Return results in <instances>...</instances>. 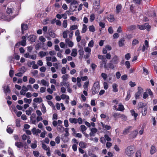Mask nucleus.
Returning <instances> with one entry per match:
<instances>
[{"mask_svg": "<svg viewBox=\"0 0 157 157\" xmlns=\"http://www.w3.org/2000/svg\"><path fill=\"white\" fill-rule=\"evenodd\" d=\"M84 51L85 52L88 53H90L91 49L88 47H86L84 48Z\"/></svg>", "mask_w": 157, "mask_h": 157, "instance_id": "obj_52", "label": "nucleus"}, {"mask_svg": "<svg viewBox=\"0 0 157 157\" xmlns=\"http://www.w3.org/2000/svg\"><path fill=\"white\" fill-rule=\"evenodd\" d=\"M24 101L25 102L30 104L32 101V99H27L26 98H24Z\"/></svg>", "mask_w": 157, "mask_h": 157, "instance_id": "obj_53", "label": "nucleus"}, {"mask_svg": "<svg viewBox=\"0 0 157 157\" xmlns=\"http://www.w3.org/2000/svg\"><path fill=\"white\" fill-rule=\"evenodd\" d=\"M28 26L26 24H22L21 25V29L22 30V33H24V31L27 30L28 29Z\"/></svg>", "mask_w": 157, "mask_h": 157, "instance_id": "obj_15", "label": "nucleus"}, {"mask_svg": "<svg viewBox=\"0 0 157 157\" xmlns=\"http://www.w3.org/2000/svg\"><path fill=\"white\" fill-rule=\"evenodd\" d=\"M87 29V27L86 25L85 24H83L82 25V28L81 31V33H85L86 32Z\"/></svg>", "mask_w": 157, "mask_h": 157, "instance_id": "obj_30", "label": "nucleus"}, {"mask_svg": "<svg viewBox=\"0 0 157 157\" xmlns=\"http://www.w3.org/2000/svg\"><path fill=\"white\" fill-rule=\"evenodd\" d=\"M131 97L130 92V91H128L127 93V95L125 99L126 101L129 100Z\"/></svg>", "mask_w": 157, "mask_h": 157, "instance_id": "obj_56", "label": "nucleus"}, {"mask_svg": "<svg viewBox=\"0 0 157 157\" xmlns=\"http://www.w3.org/2000/svg\"><path fill=\"white\" fill-rule=\"evenodd\" d=\"M89 29L90 32H93L95 31V29L93 25H90L88 27Z\"/></svg>", "mask_w": 157, "mask_h": 157, "instance_id": "obj_42", "label": "nucleus"}, {"mask_svg": "<svg viewBox=\"0 0 157 157\" xmlns=\"http://www.w3.org/2000/svg\"><path fill=\"white\" fill-rule=\"evenodd\" d=\"M124 110V108L123 105L119 104L118 105V108L117 109V110L122 111Z\"/></svg>", "mask_w": 157, "mask_h": 157, "instance_id": "obj_29", "label": "nucleus"}, {"mask_svg": "<svg viewBox=\"0 0 157 157\" xmlns=\"http://www.w3.org/2000/svg\"><path fill=\"white\" fill-rule=\"evenodd\" d=\"M48 52H44L43 51H41L39 52V54L40 56L41 57H43L45 56L48 54Z\"/></svg>", "mask_w": 157, "mask_h": 157, "instance_id": "obj_28", "label": "nucleus"}, {"mask_svg": "<svg viewBox=\"0 0 157 157\" xmlns=\"http://www.w3.org/2000/svg\"><path fill=\"white\" fill-rule=\"evenodd\" d=\"M41 83L45 86H49V82L44 79H42L41 81Z\"/></svg>", "mask_w": 157, "mask_h": 157, "instance_id": "obj_27", "label": "nucleus"}, {"mask_svg": "<svg viewBox=\"0 0 157 157\" xmlns=\"http://www.w3.org/2000/svg\"><path fill=\"white\" fill-rule=\"evenodd\" d=\"M138 91L136 93L135 95L136 99H138L140 98V96L143 92V89L141 87H139L138 88Z\"/></svg>", "mask_w": 157, "mask_h": 157, "instance_id": "obj_4", "label": "nucleus"}, {"mask_svg": "<svg viewBox=\"0 0 157 157\" xmlns=\"http://www.w3.org/2000/svg\"><path fill=\"white\" fill-rule=\"evenodd\" d=\"M101 124L102 126V128L104 129L109 130L111 129V126L109 125H105L102 122H101Z\"/></svg>", "mask_w": 157, "mask_h": 157, "instance_id": "obj_14", "label": "nucleus"}, {"mask_svg": "<svg viewBox=\"0 0 157 157\" xmlns=\"http://www.w3.org/2000/svg\"><path fill=\"white\" fill-rule=\"evenodd\" d=\"M35 79L32 77H30L29 79V83L30 84H33L35 82Z\"/></svg>", "mask_w": 157, "mask_h": 157, "instance_id": "obj_49", "label": "nucleus"}, {"mask_svg": "<svg viewBox=\"0 0 157 157\" xmlns=\"http://www.w3.org/2000/svg\"><path fill=\"white\" fill-rule=\"evenodd\" d=\"M136 28V25H133L128 26V29L129 31H132L135 29Z\"/></svg>", "mask_w": 157, "mask_h": 157, "instance_id": "obj_36", "label": "nucleus"}, {"mask_svg": "<svg viewBox=\"0 0 157 157\" xmlns=\"http://www.w3.org/2000/svg\"><path fill=\"white\" fill-rule=\"evenodd\" d=\"M101 75L104 80L105 81L106 80L107 75L105 73H102Z\"/></svg>", "mask_w": 157, "mask_h": 157, "instance_id": "obj_48", "label": "nucleus"}, {"mask_svg": "<svg viewBox=\"0 0 157 157\" xmlns=\"http://www.w3.org/2000/svg\"><path fill=\"white\" fill-rule=\"evenodd\" d=\"M107 18L108 21L110 22H113L114 20V16L112 14L108 15L107 16Z\"/></svg>", "mask_w": 157, "mask_h": 157, "instance_id": "obj_19", "label": "nucleus"}, {"mask_svg": "<svg viewBox=\"0 0 157 157\" xmlns=\"http://www.w3.org/2000/svg\"><path fill=\"white\" fill-rule=\"evenodd\" d=\"M100 89L99 83V82H96L94 83L92 89V92L93 94L94 95L98 94Z\"/></svg>", "mask_w": 157, "mask_h": 157, "instance_id": "obj_3", "label": "nucleus"}, {"mask_svg": "<svg viewBox=\"0 0 157 157\" xmlns=\"http://www.w3.org/2000/svg\"><path fill=\"white\" fill-rule=\"evenodd\" d=\"M89 84V81H88L85 82L84 83V85H83V87L85 90L87 89L88 86Z\"/></svg>", "mask_w": 157, "mask_h": 157, "instance_id": "obj_55", "label": "nucleus"}, {"mask_svg": "<svg viewBox=\"0 0 157 157\" xmlns=\"http://www.w3.org/2000/svg\"><path fill=\"white\" fill-rule=\"evenodd\" d=\"M105 139V140H106L107 141H109L111 140V138L109 137V136L107 134H105L104 135Z\"/></svg>", "mask_w": 157, "mask_h": 157, "instance_id": "obj_54", "label": "nucleus"}, {"mask_svg": "<svg viewBox=\"0 0 157 157\" xmlns=\"http://www.w3.org/2000/svg\"><path fill=\"white\" fill-rule=\"evenodd\" d=\"M107 62V60H105V59L103 60L102 61L100 62V67L102 68L104 65V67L107 70H108V66L106 65V63Z\"/></svg>", "mask_w": 157, "mask_h": 157, "instance_id": "obj_7", "label": "nucleus"}, {"mask_svg": "<svg viewBox=\"0 0 157 157\" xmlns=\"http://www.w3.org/2000/svg\"><path fill=\"white\" fill-rule=\"evenodd\" d=\"M43 100L41 98H35L33 99V101L36 103L39 102V103H40L41 102H42Z\"/></svg>", "mask_w": 157, "mask_h": 157, "instance_id": "obj_34", "label": "nucleus"}, {"mask_svg": "<svg viewBox=\"0 0 157 157\" xmlns=\"http://www.w3.org/2000/svg\"><path fill=\"white\" fill-rule=\"evenodd\" d=\"M6 12L10 17L9 18L10 21L13 19L17 15V14L16 13V11L14 10L13 8H7Z\"/></svg>", "mask_w": 157, "mask_h": 157, "instance_id": "obj_1", "label": "nucleus"}, {"mask_svg": "<svg viewBox=\"0 0 157 157\" xmlns=\"http://www.w3.org/2000/svg\"><path fill=\"white\" fill-rule=\"evenodd\" d=\"M79 146L81 148H85L86 146V144L82 141L80 142L79 144Z\"/></svg>", "mask_w": 157, "mask_h": 157, "instance_id": "obj_26", "label": "nucleus"}, {"mask_svg": "<svg viewBox=\"0 0 157 157\" xmlns=\"http://www.w3.org/2000/svg\"><path fill=\"white\" fill-rule=\"evenodd\" d=\"M138 133V130H136L132 132L129 135V138L130 139H132L135 138Z\"/></svg>", "mask_w": 157, "mask_h": 157, "instance_id": "obj_5", "label": "nucleus"}, {"mask_svg": "<svg viewBox=\"0 0 157 157\" xmlns=\"http://www.w3.org/2000/svg\"><path fill=\"white\" fill-rule=\"evenodd\" d=\"M80 128L81 129V131L82 132V133L85 132V131H86L87 129V128L84 125H81Z\"/></svg>", "mask_w": 157, "mask_h": 157, "instance_id": "obj_41", "label": "nucleus"}, {"mask_svg": "<svg viewBox=\"0 0 157 157\" xmlns=\"http://www.w3.org/2000/svg\"><path fill=\"white\" fill-rule=\"evenodd\" d=\"M0 18L8 21H10L9 18L8 19L7 17L5 15V14L2 13H0Z\"/></svg>", "mask_w": 157, "mask_h": 157, "instance_id": "obj_17", "label": "nucleus"}, {"mask_svg": "<svg viewBox=\"0 0 157 157\" xmlns=\"http://www.w3.org/2000/svg\"><path fill=\"white\" fill-rule=\"evenodd\" d=\"M132 127L130 126H128L125 128L123 132V134L124 135H127L130 130H131Z\"/></svg>", "mask_w": 157, "mask_h": 157, "instance_id": "obj_10", "label": "nucleus"}, {"mask_svg": "<svg viewBox=\"0 0 157 157\" xmlns=\"http://www.w3.org/2000/svg\"><path fill=\"white\" fill-rule=\"evenodd\" d=\"M130 112L132 115L134 117L135 120H136V117L138 115V114L135 113L134 110H131L130 111Z\"/></svg>", "mask_w": 157, "mask_h": 157, "instance_id": "obj_23", "label": "nucleus"}, {"mask_svg": "<svg viewBox=\"0 0 157 157\" xmlns=\"http://www.w3.org/2000/svg\"><path fill=\"white\" fill-rule=\"evenodd\" d=\"M39 40L42 43H44L46 41V39L42 36H41L39 37Z\"/></svg>", "mask_w": 157, "mask_h": 157, "instance_id": "obj_64", "label": "nucleus"}, {"mask_svg": "<svg viewBox=\"0 0 157 157\" xmlns=\"http://www.w3.org/2000/svg\"><path fill=\"white\" fill-rule=\"evenodd\" d=\"M42 148L44 150L46 151H47L48 149H50V148L49 147H48L45 144H44L43 142L42 143Z\"/></svg>", "mask_w": 157, "mask_h": 157, "instance_id": "obj_37", "label": "nucleus"}, {"mask_svg": "<svg viewBox=\"0 0 157 157\" xmlns=\"http://www.w3.org/2000/svg\"><path fill=\"white\" fill-rule=\"evenodd\" d=\"M69 121L71 123L76 124L78 122L77 119L75 118H71L69 119Z\"/></svg>", "mask_w": 157, "mask_h": 157, "instance_id": "obj_31", "label": "nucleus"}, {"mask_svg": "<svg viewBox=\"0 0 157 157\" xmlns=\"http://www.w3.org/2000/svg\"><path fill=\"white\" fill-rule=\"evenodd\" d=\"M156 151V149L155 147L154 146H151L150 151V153L152 155L155 153Z\"/></svg>", "mask_w": 157, "mask_h": 157, "instance_id": "obj_20", "label": "nucleus"}, {"mask_svg": "<svg viewBox=\"0 0 157 157\" xmlns=\"http://www.w3.org/2000/svg\"><path fill=\"white\" fill-rule=\"evenodd\" d=\"M148 25V23H145L143 25H137L138 28L140 30H144L146 29V26Z\"/></svg>", "mask_w": 157, "mask_h": 157, "instance_id": "obj_16", "label": "nucleus"}, {"mask_svg": "<svg viewBox=\"0 0 157 157\" xmlns=\"http://www.w3.org/2000/svg\"><path fill=\"white\" fill-rule=\"evenodd\" d=\"M113 64H114L113 63V62H111V61H110V62L108 64V69L109 68L110 69H113L115 67V66Z\"/></svg>", "mask_w": 157, "mask_h": 157, "instance_id": "obj_32", "label": "nucleus"}, {"mask_svg": "<svg viewBox=\"0 0 157 157\" xmlns=\"http://www.w3.org/2000/svg\"><path fill=\"white\" fill-rule=\"evenodd\" d=\"M147 107H146L144 106L143 110L142 111V115L144 116L146 115L147 113Z\"/></svg>", "mask_w": 157, "mask_h": 157, "instance_id": "obj_46", "label": "nucleus"}, {"mask_svg": "<svg viewBox=\"0 0 157 157\" xmlns=\"http://www.w3.org/2000/svg\"><path fill=\"white\" fill-rule=\"evenodd\" d=\"M57 129L58 131L61 132L63 130L64 128L61 125H59L58 126Z\"/></svg>", "mask_w": 157, "mask_h": 157, "instance_id": "obj_57", "label": "nucleus"}, {"mask_svg": "<svg viewBox=\"0 0 157 157\" xmlns=\"http://www.w3.org/2000/svg\"><path fill=\"white\" fill-rule=\"evenodd\" d=\"M99 2H98L95 1L94 5V8L96 10H97L100 8V6L99 5Z\"/></svg>", "mask_w": 157, "mask_h": 157, "instance_id": "obj_13", "label": "nucleus"}, {"mask_svg": "<svg viewBox=\"0 0 157 157\" xmlns=\"http://www.w3.org/2000/svg\"><path fill=\"white\" fill-rule=\"evenodd\" d=\"M125 59L127 60H129L131 58V55L129 53H128L125 55Z\"/></svg>", "mask_w": 157, "mask_h": 157, "instance_id": "obj_63", "label": "nucleus"}, {"mask_svg": "<svg viewBox=\"0 0 157 157\" xmlns=\"http://www.w3.org/2000/svg\"><path fill=\"white\" fill-rule=\"evenodd\" d=\"M120 114L116 113H114L113 115V117L115 118L120 117Z\"/></svg>", "mask_w": 157, "mask_h": 157, "instance_id": "obj_62", "label": "nucleus"}, {"mask_svg": "<svg viewBox=\"0 0 157 157\" xmlns=\"http://www.w3.org/2000/svg\"><path fill=\"white\" fill-rule=\"evenodd\" d=\"M125 65L126 66V67L128 69H129L130 68V64L129 61H126L125 62Z\"/></svg>", "mask_w": 157, "mask_h": 157, "instance_id": "obj_60", "label": "nucleus"}, {"mask_svg": "<svg viewBox=\"0 0 157 157\" xmlns=\"http://www.w3.org/2000/svg\"><path fill=\"white\" fill-rule=\"evenodd\" d=\"M118 86L117 84L113 83L112 85L113 91L114 92H117L118 91Z\"/></svg>", "mask_w": 157, "mask_h": 157, "instance_id": "obj_22", "label": "nucleus"}, {"mask_svg": "<svg viewBox=\"0 0 157 157\" xmlns=\"http://www.w3.org/2000/svg\"><path fill=\"white\" fill-rule=\"evenodd\" d=\"M4 90V93L6 94L8 93H10V87L8 85H5L3 87Z\"/></svg>", "mask_w": 157, "mask_h": 157, "instance_id": "obj_11", "label": "nucleus"}, {"mask_svg": "<svg viewBox=\"0 0 157 157\" xmlns=\"http://www.w3.org/2000/svg\"><path fill=\"white\" fill-rule=\"evenodd\" d=\"M95 18V15L94 13H92L90 16V22H93Z\"/></svg>", "mask_w": 157, "mask_h": 157, "instance_id": "obj_44", "label": "nucleus"}, {"mask_svg": "<svg viewBox=\"0 0 157 157\" xmlns=\"http://www.w3.org/2000/svg\"><path fill=\"white\" fill-rule=\"evenodd\" d=\"M36 38V36L34 35H30L28 37V40L31 42H34Z\"/></svg>", "mask_w": 157, "mask_h": 157, "instance_id": "obj_9", "label": "nucleus"}, {"mask_svg": "<svg viewBox=\"0 0 157 157\" xmlns=\"http://www.w3.org/2000/svg\"><path fill=\"white\" fill-rule=\"evenodd\" d=\"M119 61V58L117 55H114L110 60L111 62H113L114 64H118Z\"/></svg>", "mask_w": 157, "mask_h": 157, "instance_id": "obj_6", "label": "nucleus"}, {"mask_svg": "<svg viewBox=\"0 0 157 157\" xmlns=\"http://www.w3.org/2000/svg\"><path fill=\"white\" fill-rule=\"evenodd\" d=\"M15 144V145L17 147L19 148H21L23 147L24 146L23 144L21 142H16Z\"/></svg>", "mask_w": 157, "mask_h": 157, "instance_id": "obj_21", "label": "nucleus"}, {"mask_svg": "<svg viewBox=\"0 0 157 157\" xmlns=\"http://www.w3.org/2000/svg\"><path fill=\"white\" fill-rule=\"evenodd\" d=\"M135 151L133 146L131 145L128 146L125 150V154L129 156L132 155Z\"/></svg>", "mask_w": 157, "mask_h": 157, "instance_id": "obj_2", "label": "nucleus"}, {"mask_svg": "<svg viewBox=\"0 0 157 157\" xmlns=\"http://www.w3.org/2000/svg\"><path fill=\"white\" fill-rule=\"evenodd\" d=\"M140 46L139 48V50H141L143 52H144L145 51V50H147V49L148 48L146 47V46H145L144 45L143 46L142 48L141 49L140 48Z\"/></svg>", "mask_w": 157, "mask_h": 157, "instance_id": "obj_59", "label": "nucleus"}, {"mask_svg": "<svg viewBox=\"0 0 157 157\" xmlns=\"http://www.w3.org/2000/svg\"><path fill=\"white\" fill-rule=\"evenodd\" d=\"M121 4L117 5L116 7V12L117 13H118L121 9Z\"/></svg>", "mask_w": 157, "mask_h": 157, "instance_id": "obj_33", "label": "nucleus"}, {"mask_svg": "<svg viewBox=\"0 0 157 157\" xmlns=\"http://www.w3.org/2000/svg\"><path fill=\"white\" fill-rule=\"evenodd\" d=\"M125 41V39L124 38H121L119 41L118 44L119 46L120 47L123 46L124 45V42Z\"/></svg>", "mask_w": 157, "mask_h": 157, "instance_id": "obj_18", "label": "nucleus"}, {"mask_svg": "<svg viewBox=\"0 0 157 157\" xmlns=\"http://www.w3.org/2000/svg\"><path fill=\"white\" fill-rule=\"evenodd\" d=\"M78 28V26L77 25H72L70 26V30L73 31V30L77 29Z\"/></svg>", "mask_w": 157, "mask_h": 157, "instance_id": "obj_45", "label": "nucleus"}, {"mask_svg": "<svg viewBox=\"0 0 157 157\" xmlns=\"http://www.w3.org/2000/svg\"><path fill=\"white\" fill-rule=\"evenodd\" d=\"M65 42L69 47H72L74 45L73 42L70 40V39L69 38L66 39Z\"/></svg>", "mask_w": 157, "mask_h": 157, "instance_id": "obj_8", "label": "nucleus"}, {"mask_svg": "<svg viewBox=\"0 0 157 157\" xmlns=\"http://www.w3.org/2000/svg\"><path fill=\"white\" fill-rule=\"evenodd\" d=\"M10 125H9L7 126L6 131L8 133L10 134H12L13 132V130L11 127Z\"/></svg>", "mask_w": 157, "mask_h": 157, "instance_id": "obj_24", "label": "nucleus"}, {"mask_svg": "<svg viewBox=\"0 0 157 157\" xmlns=\"http://www.w3.org/2000/svg\"><path fill=\"white\" fill-rule=\"evenodd\" d=\"M139 43L138 40L136 39H134L133 40L132 42V45L133 46H134L137 44H138Z\"/></svg>", "mask_w": 157, "mask_h": 157, "instance_id": "obj_51", "label": "nucleus"}, {"mask_svg": "<svg viewBox=\"0 0 157 157\" xmlns=\"http://www.w3.org/2000/svg\"><path fill=\"white\" fill-rule=\"evenodd\" d=\"M60 97H61V99H63V100L64 99H66L67 100H68L69 99V96L67 95H66V94H62L61 95Z\"/></svg>", "mask_w": 157, "mask_h": 157, "instance_id": "obj_35", "label": "nucleus"}, {"mask_svg": "<svg viewBox=\"0 0 157 157\" xmlns=\"http://www.w3.org/2000/svg\"><path fill=\"white\" fill-rule=\"evenodd\" d=\"M68 33V30H66L65 31H64L63 33V36L64 38H67V34Z\"/></svg>", "mask_w": 157, "mask_h": 157, "instance_id": "obj_40", "label": "nucleus"}, {"mask_svg": "<svg viewBox=\"0 0 157 157\" xmlns=\"http://www.w3.org/2000/svg\"><path fill=\"white\" fill-rule=\"evenodd\" d=\"M41 111L43 113H45L46 112V109L43 103H42Z\"/></svg>", "mask_w": 157, "mask_h": 157, "instance_id": "obj_43", "label": "nucleus"}, {"mask_svg": "<svg viewBox=\"0 0 157 157\" xmlns=\"http://www.w3.org/2000/svg\"><path fill=\"white\" fill-rule=\"evenodd\" d=\"M65 133L64 134V136L63 138V139L64 138V137H65L66 139V140H64V142H67L68 140V139L67 137V136H68L69 135V133L68 132V128H65Z\"/></svg>", "mask_w": 157, "mask_h": 157, "instance_id": "obj_12", "label": "nucleus"}, {"mask_svg": "<svg viewBox=\"0 0 157 157\" xmlns=\"http://www.w3.org/2000/svg\"><path fill=\"white\" fill-rule=\"evenodd\" d=\"M142 0H133V1L137 5H139L140 4Z\"/></svg>", "mask_w": 157, "mask_h": 157, "instance_id": "obj_58", "label": "nucleus"}, {"mask_svg": "<svg viewBox=\"0 0 157 157\" xmlns=\"http://www.w3.org/2000/svg\"><path fill=\"white\" fill-rule=\"evenodd\" d=\"M33 108L32 107H29L28 110L26 111V113L28 115H31L32 113V110Z\"/></svg>", "mask_w": 157, "mask_h": 157, "instance_id": "obj_38", "label": "nucleus"}, {"mask_svg": "<svg viewBox=\"0 0 157 157\" xmlns=\"http://www.w3.org/2000/svg\"><path fill=\"white\" fill-rule=\"evenodd\" d=\"M78 3L77 1L75 0H72L71 2V3L70 6L72 8H73V5H75L76 4Z\"/></svg>", "mask_w": 157, "mask_h": 157, "instance_id": "obj_50", "label": "nucleus"}, {"mask_svg": "<svg viewBox=\"0 0 157 157\" xmlns=\"http://www.w3.org/2000/svg\"><path fill=\"white\" fill-rule=\"evenodd\" d=\"M67 21L66 20H64L63 22L62 25L64 28H66L67 26Z\"/></svg>", "mask_w": 157, "mask_h": 157, "instance_id": "obj_47", "label": "nucleus"}, {"mask_svg": "<svg viewBox=\"0 0 157 157\" xmlns=\"http://www.w3.org/2000/svg\"><path fill=\"white\" fill-rule=\"evenodd\" d=\"M74 32L73 31H72V30H68V36L69 37V39H72L73 35Z\"/></svg>", "mask_w": 157, "mask_h": 157, "instance_id": "obj_39", "label": "nucleus"}, {"mask_svg": "<svg viewBox=\"0 0 157 157\" xmlns=\"http://www.w3.org/2000/svg\"><path fill=\"white\" fill-rule=\"evenodd\" d=\"M77 49L75 48L73 49L71 54V56L75 57L77 55Z\"/></svg>", "mask_w": 157, "mask_h": 157, "instance_id": "obj_25", "label": "nucleus"}, {"mask_svg": "<svg viewBox=\"0 0 157 157\" xmlns=\"http://www.w3.org/2000/svg\"><path fill=\"white\" fill-rule=\"evenodd\" d=\"M94 41L93 40H91L89 42L88 44V46L89 47H92L94 46Z\"/></svg>", "mask_w": 157, "mask_h": 157, "instance_id": "obj_61", "label": "nucleus"}]
</instances>
